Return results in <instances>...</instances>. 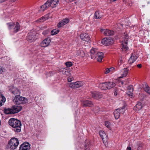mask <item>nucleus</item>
Segmentation results:
<instances>
[{"label":"nucleus","mask_w":150,"mask_h":150,"mask_svg":"<svg viewBox=\"0 0 150 150\" xmlns=\"http://www.w3.org/2000/svg\"><path fill=\"white\" fill-rule=\"evenodd\" d=\"M4 112L6 114H13L12 108L4 109Z\"/></svg>","instance_id":"nucleus-31"},{"label":"nucleus","mask_w":150,"mask_h":150,"mask_svg":"<svg viewBox=\"0 0 150 150\" xmlns=\"http://www.w3.org/2000/svg\"><path fill=\"white\" fill-rule=\"evenodd\" d=\"M124 40L122 41V50L123 53H125L128 50V47L127 46V41L129 38L128 35L125 33H124V37H123Z\"/></svg>","instance_id":"nucleus-4"},{"label":"nucleus","mask_w":150,"mask_h":150,"mask_svg":"<svg viewBox=\"0 0 150 150\" xmlns=\"http://www.w3.org/2000/svg\"><path fill=\"white\" fill-rule=\"evenodd\" d=\"M141 147L140 146H139L138 147V149H137V150H139V149H141Z\"/></svg>","instance_id":"nucleus-56"},{"label":"nucleus","mask_w":150,"mask_h":150,"mask_svg":"<svg viewBox=\"0 0 150 150\" xmlns=\"http://www.w3.org/2000/svg\"><path fill=\"white\" fill-rule=\"evenodd\" d=\"M61 71L62 74H65L68 76L70 75V71L68 68H62L61 69Z\"/></svg>","instance_id":"nucleus-23"},{"label":"nucleus","mask_w":150,"mask_h":150,"mask_svg":"<svg viewBox=\"0 0 150 150\" xmlns=\"http://www.w3.org/2000/svg\"><path fill=\"white\" fill-rule=\"evenodd\" d=\"M109 69H110V71H111L113 70L114 69V68L113 67H111Z\"/></svg>","instance_id":"nucleus-53"},{"label":"nucleus","mask_w":150,"mask_h":150,"mask_svg":"<svg viewBox=\"0 0 150 150\" xmlns=\"http://www.w3.org/2000/svg\"><path fill=\"white\" fill-rule=\"evenodd\" d=\"M80 38L84 41L85 45H90L91 44V38L89 36L87 33H81L80 35Z\"/></svg>","instance_id":"nucleus-5"},{"label":"nucleus","mask_w":150,"mask_h":150,"mask_svg":"<svg viewBox=\"0 0 150 150\" xmlns=\"http://www.w3.org/2000/svg\"><path fill=\"white\" fill-rule=\"evenodd\" d=\"M69 86L71 88H76L75 86V82L70 83L69 84Z\"/></svg>","instance_id":"nucleus-41"},{"label":"nucleus","mask_w":150,"mask_h":150,"mask_svg":"<svg viewBox=\"0 0 150 150\" xmlns=\"http://www.w3.org/2000/svg\"><path fill=\"white\" fill-rule=\"evenodd\" d=\"M114 94L115 95H117V92H116V91H115V92H114Z\"/></svg>","instance_id":"nucleus-55"},{"label":"nucleus","mask_w":150,"mask_h":150,"mask_svg":"<svg viewBox=\"0 0 150 150\" xmlns=\"http://www.w3.org/2000/svg\"><path fill=\"white\" fill-rule=\"evenodd\" d=\"M113 42V39L111 38H104L101 41L102 44L105 45H111Z\"/></svg>","instance_id":"nucleus-9"},{"label":"nucleus","mask_w":150,"mask_h":150,"mask_svg":"<svg viewBox=\"0 0 150 150\" xmlns=\"http://www.w3.org/2000/svg\"><path fill=\"white\" fill-rule=\"evenodd\" d=\"M20 29V26L19 23L18 22L16 23V25L13 28V32L14 33H16L18 32Z\"/></svg>","instance_id":"nucleus-26"},{"label":"nucleus","mask_w":150,"mask_h":150,"mask_svg":"<svg viewBox=\"0 0 150 150\" xmlns=\"http://www.w3.org/2000/svg\"><path fill=\"white\" fill-rule=\"evenodd\" d=\"M121 83H122V84H123V82H121Z\"/></svg>","instance_id":"nucleus-58"},{"label":"nucleus","mask_w":150,"mask_h":150,"mask_svg":"<svg viewBox=\"0 0 150 150\" xmlns=\"http://www.w3.org/2000/svg\"><path fill=\"white\" fill-rule=\"evenodd\" d=\"M6 71V69L4 68L1 69V73L5 72Z\"/></svg>","instance_id":"nucleus-49"},{"label":"nucleus","mask_w":150,"mask_h":150,"mask_svg":"<svg viewBox=\"0 0 150 150\" xmlns=\"http://www.w3.org/2000/svg\"><path fill=\"white\" fill-rule=\"evenodd\" d=\"M82 104L84 106L91 107L93 104L92 102L89 100H85L83 102Z\"/></svg>","instance_id":"nucleus-21"},{"label":"nucleus","mask_w":150,"mask_h":150,"mask_svg":"<svg viewBox=\"0 0 150 150\" xmlns=\"http://www.w3.org/2000/svg\"><path fill=\"white\" fill-rule=\"evenodd\" d=\"M19 144L18 139L15 138H11L8 142V147L11 149L14 150L17 147Z\"/></svg>","instance_id":"nucleus-3"},{"label":"nucleus","mask_w":150,"mask_h":150,"mask_svg":"<svg viewBox=\"0 0 150 150\" xmlns=\"http://www.w3.org/2000/svg\"><path fill=\"white\" fill-rule=\"evenodd\" d=\"M127 71L128 70L127 68H124L122 71L123 73L122 74L121 76L120 77L121 78H122L126 77L127 74Z\"/></svg>","instance_id":"nucleus-30"},{"label":"nucleus","mask_w":150,"mask_h":150,"mask_svg":"<svg viewBox=\"0 0 150 150\" xmlns=\"http://www.w3.org/2000/svg\"><path fill=\"white\" fill-rule=\"evenodd\" d=\"M91 95L92 98L96 99H99L102 97V94L97 91H94L91 92Z\"/></svg>","instance_id":"nucleus-11"},{"label":"nucleus","mask_w":150,"mask_h":150,"mask_svg":"<svg viewBox=\"0 0 150 150\" xmlns=\"http://www.w3.org/2000/svg\"><path fill=\"white\" fill-rule=\"evenodd\" d=\"M125 107L123 106L122 108H120L116 109L114 112V114L116 119H118L120 116V114H123L125 112Z\"/></svg>","instance_id":"nucleus-6"},{"label":"nucleus","mask_w":150,"mask_h":150,"mask_svg":"<svg viewBox=\"0 0 150 150\" xmlns=\"http://www.w3.org/2000/svg\"><path fill=\"white\" fill-rule=\"evenodd\" d=\"M107 86V89H110V83L109 82H106Z\"/></svg>","instance_id":"nucleus-46"},{"label":"nucleus","mask_w":150,"mask_h":150,"mask_svg":"<svg viewBox=\"0 0 150 150\" xmlns=\"http://www.w3.org/2000/svg\"><path fill=\"white\" fill-rule=\"evenodd\" d=\"M104 54L102 52H99L97 54L94 58H96L97 61L99 62H102V59L104 57Z\"/></svg>","instance_id":"nucleus-18"},{"label":"nucleus","mask_w":150,"mask_h":150,"mask_svg":"<svg viewBox=\"0 0 150 150\" xmlns=\"http://www.w3.org/2000/svg\"><path fill=\"white\" fill-rule=\"evenodd\" d=\"M100 110V108L98 107H96L93 110V111L94 113H98L99 112Z\"/></svg>","instance_id":"nucleus-39"},{"label":"nucleus","mask_w":150,"mask_h":150,"mask_svg":"<svg viewBox=\"0 0 150 150\" xmlns=\"http://www.w3.org/2000/svg\"><path fill=\"white\" fill-rule=\"evenodd\" d=\"M83 85L82 83L81 82H75V88H78L81 86Z\"/></svg>","instance_id":"nucleus-35"},{"label":"nucleus","mask_w":150,"mask_h":150,"mask_svg":"<svg viewBox=\"0 0 150 150\" xmlns=\"http://www.w3.org/2000/svg\"><path fill=\"white\" fill-rule=\"evenodd\" d=\"M48 16H44L40 18L38 20L36 21L38 22H42L45 21L47 19H48Z\"/></svg>","instance_id":"nucleus-32"},{"label":"nucleus","mask_w":150,"mask_h":150,"mask_svg":"<svg viewBox=\"0 0 150 150\" xmlns=\"http://www.w3.org/2000/svg\"><path fill=\"white\" fill-rule=\"evenodd\" d=\"M133 91V90H132L131 91H129L127 92V94L129 96H132L133 95L132 92Z\"/></svg>","instance_id":"nucleus-43"},{"label":"nucleus","mask_w":150,"mask_h":150,"mask_svg":"<svg viewBox=\"0 0 150 150\" xmlns=\"http://www.w3.org/2000/svg\"><path fill=\"white\" fill-rule=\"evenodd\" d=\"M65 64L68 67H70L72 65V64L71 62H67L65 63Z\"/></svg>","instance_id":"nucleus-42"},{"label":"nucleus","mask_w":150,"mask_h":150,"mask_svg":"<svg viewBox=\"0 0 150 150\" xmlns=\"http://www.w3.org/2000/svg\"><path fill=\"white\" fill-rule=\"evenodd\" d=\"M59 32V30L58 29H54L52 30L51 32V35H54L57 34Z\"/></svg>","instance_id":"nucleus-37"},{"label":"nucleus","mask_w":150,"mask_h":150,"mask_svg":"<svg viewBox=\"0 0 150 150\" xmlns=\"http://www.w3.org/2000/svg\"><path fill=\"white\" fill-rule=\"evenodd\" d=\"M99 87L103 90H105L107 89L106 83H102L99 84Z\"/></svg>","instance_id":"nucleus-28"},{"label":"nucleus","mask_w":150,"mask_h":150,"mask_svg":"<svg viewBox=\"0 0 150 150\" xmlns=\"http://www.w3.org/2000/svg\"><path fill=\"white\" fill-rule=\"evenodd\" d=\"M69 20L68 18H65L59 22L57 25L58 28H60L68 23Z\"/></svg>","instance_id":"nucleus-19"},{"label":"nucleus","mask_w":150,"mask_h":150,"mask_svg":"<svg viewBox=\"0 0 150 150\" xmlns=\"http://www.w3.org/2000/svg\"><path fill=\"white\" fill-rule=\"evenodd\" d=\"M9 90L15 96L19 95L20 94V91L16 88L11 86L10 87Z\"/></svg>","instance_id":"nucleus-13"},{"label":"nucleus","mask_w":150,"mask_h":150,"mask_svg":"<svg viewBox=\"0 0 150 150\" xmlns=\"http://www.w3.org/2000/svg\"><path fill=\"white\" fill-rule=\"evenodd\" d=\"M77 55L83 57L85 56V53L83 51L81 50H79L76 52Z\"/></svg>","instance_id":"nucleus-27"},{"label":"nucleus","mask_w":150,"mask_h":150,"mask_svg":"<svg viewBox=\"0 0 150 150\" xmlns=\"http://www.w3.org/2000/svg\"><path fill=\"white\" fill-rule=\"evenodd\" d=\"M59 0H51L52 7L54 8L56 7L57 5L59 3Z\"/></svg>","instance_id":"nucleus-25"},{"label":"nucleus","mask_w":150,"mask_h":150,"mask_svg":"<svg viewBox=\"0 0 150 150\" xmlns=\"http://www.w3.org/2000/svg\"><path fill=\"white\" fill-rule=\"evenodd\" d=\"M6 101V98L1 93V106L3 105Z\"/></svg>","instance_id":"nucleus-29"},{"label":"nucleus","mask_w":150,"mask_h":150,"mask_svg":"<svg viewBox=\"0 0 150 150\" xmlns=\"http://www.w3.org/2000/svg\"><path fill=\"white\" fill-rule=\"evenodd\" d=\"M123 27V25L120 23H118L117 24L116 26V28L117 29H118V30H121L122 29V28Z\"/></svg>","instance_id":"nucleus-36"},{"label":"nucleus","mask_w":150,"mask_h":150,"mask_svg":"<svg viewBox=\"0 0 150 150\" xmlns=\"http://www.w3.org/2000/svg\"><path fill=\"white\" fill-rule=\"evenodd\" d=\"M36 33L33 30L30 31L27 36V40L30 42L35 41L36 39Z\"/></svg>","instance_id":"nucleus-7"},{"label":"nucleus","mask_w":150,"mask_h":150,"mask_svg":"<svg viewBox=\"0 0 150 150\" xmlns=\"http://www.w3.org/2000/svg\"><path fill=\"white\" fill-rule=\"evenodd\" d=\"M103 16V13L100 11H96L94 13V17L96 19L100 18Z\"/></svg>","instance_id":"nucleus-22"},{"label":"nucleus","mask_w":150,"mask_h":150,"mask_svg":"<svg viewBox=\"0 0 150 150\" xmlns=\"http://www.w3.org/2000/svg\"><path fill=\"white\" fill-rule=\"evenodd\" d=\"M101 31L102 33L106 36H110L112 35H114V33L113 31L108 29H101Z\"/></svg>","instance_id":"nucleus-15"},{"label":"nucleus","mask_w":150,"mask_h":150,"mask_svg":"<svg viewBox=\"0 0 150 150\" xmlns=\"http://www.w3.org/2000/svg\"><path fill=\"white\" fill-rule=\"evenodd\" d=\"M13 114L17 113L20 112L22 109V106L20 105H14L12 106Z\"/></svg>","instance_id":"nucleus-17"},{"label":"nucleus","mask_w":150,"mask_h":150,"mask_svg":"<svg viewBox=\"0 0 150 150\" xmlns=\"http://www.w3.org/2000/svg\"><path fill=\"white\" fill-rule=\"evenodd\" d=\"M51 0H48L43 5L40 6L41 10L44 11L50 6L52 7Z\"/></svg>","instance_id":"nucleus-16"},{"label":"nucleus","mask_w":150,"mask_h":150,"mask_svg":"<svg viewBox=\"0 0 150 150\" xmlns=\"http://www.w3.org/2000/svg\"><path fill=\"white\" fill-rule=\"evenodd\" d=\"M105 125L107 128L109 129H110L111 128V124L109 122H105Z\"/></svg>","instance_id":"nucleus-38"},{"label":"nucleus","mask_w":150,"mask_h":150,"mask_svg":"<svg viewBox=\"0 0 150 150\" xmlns=\"http://www.w3.org/2000/svg\"><path fill=\"white\" fill-rule=\"evenodd\" d=\"M85 150H89V144H87L85 146Z\"/></svg>","instance_id":"nucleus-44"},{"label":"nucleus","mask_w":150,"mask_h":150,"mask_svg":"<svg viewBox=\"0 0 150 150\" xmlns=\"http://www.w3.org/2000/svg\"><path fill=\"white\" fill-rule=\"evenodd\" d=\"M73 78L71 77H69L68 78V82H71L73 80Z\"/></svg>","instance_id":"nucleus-48"},{"label":"nucleus","mask_w":150,"mask_h":150,"mask_svg":"<svg viewBox=\"0 0 150 150\" xmlns=\"http://www.w3.org/2000/svg\"><path fill=\"white\" fill-rule=\"evenodd\" d=\"M137 66L139 68H140L142 67V64H138L137 65Z\"/></svg>","instance_id":"nucleus-51"},{"label":"nucleus","mask_w":150,"mask_h":150,"mask_svg":"<svg viewBox=\"0 0 150 150\" xmlns=\"http://www.w3.org/2000/svg\"><path fill=\"white\" fill-rule=\"evenodd\" d=\"M7 25L8 28L9 30L13 29L15 25V24L14 23H7Z\"/></svg>","instance_id":"nucleus-33"},{"label":"nucleus","mask_w":150,"mask_h":150,"mask_svg":"<svg viewBox=\"0 0 150 150\" xmlns=\"http://www.w3.org/2000/svg\"><path fill=\"white\" fill-rule=\"evenodd\" d=\"M138 57L136 52L132 53L128 60V63L130 65L132 64L136 60Z\"/></svg>","instance_id":"nucleus-10"},{"label":"nucleus","mask_w":150,"mask_h":150,"mask_svg":"<svg viewBox=\"0 0 150 150\" xmlns=\"http://www.w3.org/2000/svg\"><path fill=\"white\" fill-rule=\"evenodd\" d=\"M51 41V39L50 38H47L43 40L41 43V46L43 47H47L49 45Z\"/></svg>","instance_id":"nucleus-12"},{"label":"nucleus","mask_w":150,"mask_h":150,"mask_svg":"<svg viewBox=\"0 0 150 150\" xmlns=\"http://www.w3.org/2000/svg\"><path fill=\"white\" fill-rule=\"evenodd\" d=\"M110 89L114 87L116 85L115 83L112 82H109Z\"/></svg>","instance_id":"nucleus-40"},{"label":"nucleus","mask_w":150,"mask_h":150,"mask_svg":"<svg viewBox=\"0 0 150 150\" xmlns=\"http://www.w3.org/2000/svg\"><path fill=\"white\" fill-rule=\"evenodd\" d=\"M142 103L138 102L136 105L135 109L136 111H139L142 108Z\"/></svg>","instance_id":"nucleus-24"},{"label":"nucleus","mask_w":150,"mask_h":150,"mask_svg":"<svg viewBox=\"0 0 150 150\" xmlns=\"http://www.w3.org/2000/svg\"><path fill=\"white\" fill-rule=\"evenodd\" d=\"M110 71V69H106V70H105V73L106 74H108V73Z\"/></svg>","instance_id":"nucleus-50"},{"label":"nucleus","mask_w":150,"mask_h":150,"mask_svg":"<svg viewBox=\"0 0 150 150\" xmlns=\"http://www.w3.org/2000/svg\"><path fill=\"white\" fill-rule=\"evenodd\" d=\"M30 149V144L28 142H25L20 146L19 150H29Z\"/></svg>","instance_id":"nucleus-14"},{"label":"nucleus","mask_w":150,"mask_h":150,"mask_svg":"<svg viewBox=\"0 0 150 150\" xmlns=\"http://www.w3.org/2000/svg\"><path fill=\"white\" fill-rule=\"evenodd\" d=\"M98 52L97 49L92 48L90 51L91 58L92 59L94 58Z\"/></svg>","instance_id":"nucleus-20"},{"label":"nucleus","mask_w":150,"mask_h":150,"mask_svg":"<svg viewBox=\"0 0 150 150\" xmlns=\"http://www.w3.org/2000/svg\"><path fill=\"white\" fill-rule=\"evenodd\" d=\"M17 0H11V1L12 2H14L16 1Z\"/></svg>","instance_id":"nucleus-54"},{"label":"nucleus","mask_w":150,"mask_h":150,"mask_svg":"<svg viewBox=\"0 0 150 150\" xmlns=\"http://www.w3.org/2000/svg\"><path fill=\"white\" fill-rule=\"evenodd\" d=\"M8 124L15 132H19L21 131V122L17 119L11 118L8 121Z\"/></svg>","instance_id":"nucleus-1"},{"label":"nucleus","mask_w":150,"mask_h":150,"mask_svg":"<svg viewBox=\"0 0 150 150\" xmlns=\"http://www.w3.org/2000/svg\"><path fill=\"white\" fill-rule=\"evenodd\" d=\"M122 62V60H121L120 61V64H121Z\"/></svg>","instance_id":"nucleus-57"},{"label":"nucleus","mask_w":150,"mask_h":150,"mask_svg":"<svg viewBox=\"0 0 150 150\" xmlns=\"http://www.w3.org/2000/svg\"><path fill=\"white\" fill-rule=\"evenodd\" d=\"M49 31L48 30H45V31H44L43 32L42 34L44 35H45L46 34H48V33H49Z\"/></svg>","instance_id":"nucleus-47"},{"label":"nucleus","mask_w":150,"mask_h":150,"mask_svg":"<svg viewBox=\"0 0 150 150\" xmlns=\"http://www.w3.org/2000/svg\"><path fill=\"white\" fill-rule=\"evenodd\" d=\"M99 133L102 139L105 146H107L108 144V139L107 135L105 132L103 131H100Z\"/></svg>","instance_id":"nucleus-8"},{"label":"nucleus","mask_w":150,"mask_h":150,"mask_svg":"<svg viewBox=\"0 0 150 150\" xmlns=\"http://www.w3.org/2000/svg\"><path fill=\"white\" fill-rule=\"evenodd\" d=\"M127 90L129 91H131L132 90H133V91L132 86L131 85L127 87Z\"/></svg>","instance_id":"nucleus-45"},{"label":"nucleus","mask_w":150,"mask_h":150,"mask_svg":"<svg viewBox=\"0 0 150 150\" xmlns=\"http://www.w3.org/2000/svg\"><path fill=\"white\" fill-rule=\"evenodd\" d=\"M13 101L15 104L18 105L28 102V99L20 95L13 97Z\"/></svg>","instance_id":"nucleus-2"},{"label":"nucleus","mask_w":150,"mask_h":150,"mask_svg":"<svg viewBox=\"0 0 150 150\" xmlns=\"http://www.w3.org/2000/svg\"><path fill=\"white\" fill-rule=\"evenodd\" d=\"M145 88H144L145 91L147 93L150 94V88L148 86L147 84H146L145 85Z\"/></svg>","instance_id":"nucleus-34"},{"label":"nucleus","mask_w":150,"mask_h":150,"mask_svg":"<svg viewBox=\"0 0 150 150\" xmlns=\"http://www.w3.org/2000/svg\"><path fill=\"white\" fill-rule=\"evenodd\" d=\"M127 150H131V147L129 146L127 147Z\"/></svg>","instance_id":"nucleus-52"}]
</instances>
